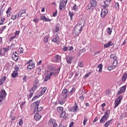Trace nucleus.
<instances>
[{
  "label": "nucleus",
  "mask_w": 127,
  "mask_h": 127,
  "mask_svg": "<svg viewBox=\"0 0 127 127\" xmlns=\"http://www.w3.org/2000/svg\"><path fill=\"white\" fill-rule=\"evenodd\" d=\"M40 104V100H38L33 103L31 105V109H34V113L35 114L36 112L39 113L41 111H43V107H39V104Z\"/></svg>",
  "instance_id": "1"
},
{
  "label": "nucleus",
  "mask_w": 127,
  "mask_h": 127,
  "mask_svg": "<svg viewBox=\"0 0 127 127\" xmlns=\"http://www.w3.org/2000/svg\"><path fill=\"white\" fill-rule=\"evenodd\" d=\"M60 71V67H59L58 69H54V70L51 71L50 73H48L44 78V81L47 82L51 79V76H54L56 77L57 75L59 74V71Z\"/></svg>",
  "instance_id": "2"
},
{
  "label": "nucleus",
  "mask_w": 127,
  "mask_h": 127,
  "mask_svg": "<svg viewBox=\"0 0 127 127\" xmlns=\"http://www.w3.org/2000/svg\"><path fill=\"white\" fill-rule=\"evenodd\" d=\"M111 114V111L110 110H107L104 114V115L101 118L100 120V124H105L106 121H108L110 114Z\"/></svg>",
  "instance_id": "3"
},
{
  "label": "nucleus",
  "mask_w": 127,
  "mask_h": 127,
  "mask_svg": "<svg viewBox=\"0 0 127 127\" xmlns=\"http://www.w3.org/2000/svg\"><path fill=\"white\" fill-rule=\"evenodd\" d=\"M82 26H76L74 28L73 35H75V36H78L82 32Z\"/></svg>",
  "instance_id": "4"
},
{
  "label": "nucleus",
  "mask_w": 127,
  "mask_h": 127,
  "mask_svg": "<svg viewBox=\"0 0 127 127\" xmlns=\"http://www.w3.org/2000/svg\"><path fill=\"white\" fill-rule=\"evenodd\" d=\"M97 6V1L96 0H90V3L87 5V9H91L93 7H96Z\"/></svg>",
  "instance_id": "5"
},
{
  "label": "nucleus",
  "mask_w": 127,
  "mask_h": 127,
  "mask_svg": "<svg viewBox=\"0 0 127 127\" xmlns=\"http://www.w3.org/2000/svg\"><path fill=\"white\" fill-rule=\"evenodd\" d=\"M122 100H123V96L122 95H120L115 101V106L114 108H117V107L121 104V102H122Z\"/></svg>",
  "instance_id": "6"
},
{
  "label": "nucleus",
  "mask_w": 127,
  "mask_h": 127,
  "mask_svg": "<svg viewBox=\"0 0 127 127\" xmlns=\"http://www.w3.org/2000/svg\"><path fill=\"white\" fill-rule=\"evenodd\" d=\"M127 89V86L124 85L122 87H121L119 88V91L117 93V95H121V94H123V93L126 91V89Z\"/></svg>",
  "instance_id": "7"
},
{
  "label": "nucleus",
  "mask_w": 127,
  "mask_h": 127,
  "mask_svg": "<svg viewBox=\"0 0 127 127\" xmlns=\"http://www.w3.org/2000/svg\"><path fill=\"white\" fill-rule=\"evenodd\" d=\"M108 14V10L106 8H104L102 9L101 12V16L102 18L106 17V15Z\"/></svg>",
  "instance_id": "8"
},
{
  "label": "nucleus",
  "mask_w": 127,
  "mask_h": 127,
  "mask_svg": "<svg viewBox=\"0 0 127 127\" xmlns=\"http://www.w3.org/2000/svg\"><path fill=\"white\" fill-rule=\"evenodd\" d=\"M5 97H6V92H5V90H2L0 92V99L5 100Z\"/></svg>",
  "instance_id": "9"
},
{
  "label": "nucleus",
  "mask_w": 127,
  "mask_h": 127,
  "mask_svg": "<svg viewBox=\"0 0 127 127\" xmlns=\"http://www.w3.org/2000/svg\"><path fill=\"white\" fill-rule=\"evenodd\" d=\"M52 60L53 62H59V61H61V57L59 55H57L53 57Z\"/></svg>",
  "instance_id": "10"
},
{
  "label": "nucleus",
  "mask_w": 127,
  "mask_h": 127,
  "mask_svg": "<svg viewBox=\"0 0 127 127\" xmlns=\"http://www.w3.org/2000/svg\"><path fill=\"white\" fill-rule=\"evenodd\" d=\"M12 58L14 61H17L18 60V54L16 52H13Z\"/></svg>",
  "instance_id": "11"
},
{
  "label": "nucleus",
  "mask_w": 127,
  "mask_h": 127,
  "mask_svg": "<svg viewBox=\"0 0 127 127\" xmlns=\"http://www.w3.org/2000/svg\"><path fill=\"white\" fill-rule=\"evenodd\" d=\"M57 111L60 114L61 118H64V115H63V107H59L57 108Z\"/></svg>",
  "instance_id": "12"
},
{
  "label": "nucleus",
  "mask_w": 127,
  "mask_h": 127,
  "mask_svg": "<svg viewBox=\"0 0 127 127\" xmlns=\"http://www.w3.org/2000/svg\"><path fill=\"white\" fill-rule=\"evenodd\" d=\"M39 112H36V114H35V115L34 116V120H35V121H39L40 120V119H41V116L39 115Z\"/></svg>",
  "instance_id": "13"
},
{
  "label": "nucleus",
  "mask_w": 127,
  "mask_h": 127,
  "mask_svg": "<svg viewBox=\"0 0 127 127\" xmlns=\"http://www.w3.org/2000/svg\"><path fill=\"white\" fill-rule=\"evenodd\" d=\"M31 61H30L28 62L27 64H29V65L27 66V69H30V70H31V69H33L34 68L35 64H30V62Z\"/></svg>",
  "instance_id": "14"
},
{
  "label": "nucleus",
  "mask_w": 127,
  "mask_h": 127,
  "mask_svg": "<svg viewBox=\"0 0 127 127\" xmlns=\"http://www.w3.org/2000/svg\"><path fill=\"white\" fill-rule=\"evenodd\" d=\"M37 88H38L37 86V82H36V83L33 85V87L29 90V92H33L34 91H36Z\"/></svg>",
  "instance_id": "15"
},
{
  "label": "nucleus",
  "mask_w": 127,
  "mask_h": 127,
  "mask_svg": "<svg viewBox=\"0 0 127 127\" xmlns=\"http://www.w3.org/2000/svg\"><path fill=\"white\" fill-rule=\"evenodd\" d=\"M110 57L112 59L115 60V61L114 62V64H115V62H116L117 65V64H118V58H117V56H116L115 54H112Z\"/></svg>",
  "instance_id": "16"
},
{
  "label": "nucleus",
  "mask_w": 127,
  "mask_h": 127,
  "mask_svg": "<svg viewBox=\"0 0 127 127\" xmlns=\"http://www.w3.org/2000/svg\"><path fill=\"white\" fill-rule=\"evenodd\" d=\"M113 124V119H111L108 121H107L105 124H104V127H109V126L110 125H112Z\"/></svg>",
  "instance_id": "17"
},
{
  "label": "nucleus",
  "mask_w": 127,
  "mask_h": 127,
  "mask_svg": "<svg viewBox=\"0 0 127 127\" xmlns=\"http://www.w3.org/2000/svg\"><path fill=\"white\" fill-rule=\"evenodd\" d=\"M72 59H73V58H72V57H71L70 56H67L66 58V60L67 63H68V64H70V63H71V62L72 61Z\"/></svg>",
  "instance_id": "18"
},
{
  "label": "nucleus",
  "mask_w": 127,
  "mask_h": 127,
  "mask_svg": "<svg viewBox=\"0 0 127 127\" xmlns=\"http://www.w3.org/2000/svg\"><path fill=\"white\" fill-rule=\"evenodd\" d=\"M6 13H7V17L10 16L11 14V8L10 7L8 8L7 11H6Z\"/></svg>",
  "instance_id": "19"
},
{
  "label": "nucleus",
  "mask_w": 127,
  "mask_h": 127,
  "mask_svg": "<svg viewBox=\"0 0 127 127\" xmlns=\"http://www.w3.org/2000/svg\"><path fill=\"white\" fill-rule=\"evenodd\" d=\"M113 45H114L113 42L110 41L107 44L104 45V48H108V47H110V46H113Z\"/></svg>",
  "instance_id": "20"
},
{
  "label": "nucleus",
  "mask_w": 127,
  "mask_h": 127,
  "mask_svg": "<svg viewBox=\"0 0 127 127\" xmlns=\"http://www.w3.org/2000/svg\"><path fill=\"white\" fill-rule=\"evenodd\" d=\"M85 52H86L85 48H83V49L80 50V51L79 52L78 56H81V55H82V54H83V53H85Z\"/></svg>",
  "instance_id": "21"
},
{
  "label": "nucleus",
  "mask_w": 127,
  "mask_h": 127,
  "mask_svg": "<svg viewBox=\"0 0 127 127\" xmlns=\"http://www.w3.org/2000/svg\"><path fill=\"white\" fill-rule=\"evenodd\" d=\"M78 105L75 104V106L73 107V113H77L78 111Z\"/></svg>",
  "instance_id": "22"
},
{
  "label": "nucleus",
  "mask_w": 127,
  "mask_h": 127,
  "mask_svg": "<svg viewBox=\"0 0 127 127\" xmlns=\"http://www.w3.org/2000/svg\"><path fill=\"white\" fill-rule=\"evenodd\" d=\"M17 75H18V72L16 71H13V73L11 74V76L13 78H16Z\"/></svg>",
  "instance_id": "23"
},
{
  "label": "nucleus",
  "mask_w": 127,
  "mask_h": 127,
  "mask_svg": "<svg viewBox=\"0 0 127 127\" xmlns=\"http://www.w3.org/2000/svg\"><path fill=\"white\" fill-rule=\"evenodd\" d=\"M52 42H57L58 41H59V36H56L52 40Z\"/></svg>",
  "instance_id": "24"
},
{
  "label": "nucleus",
  "mask_w": 127,
  "mask_h": 127,
  "mask_svg": "<svg viewBox=\"0 0 127 127\" xmlns=\"http://www.w3.org/2000/svg\"><path fill=\"white\" fill-rule=\"evenodd\" d=\"M127 79V74L125 73L122 78V82H125V81H126Z\"/></svg>",
  "instance_id": "25"
},
{
  "label": "nucleus",
  "mask_w": 127,
  "mask_h": 127,
  "mask_svg": "<svg viewBox=\"0 0 127 127\" xmlns=\"http://www.w3.org/2000/svg\"><path fill=\"white\" fill-rule=\"evenodd\" d=\"M63 8H64V2L62 1L60 3V10H62Z\"/></svg>",
  "instance_id": "26"
},
{
  "label": "nucleus",
  "mask_w": 127,
  "mask_h": 127,
  "mask_svg": "<svg viewBox=\"0 0 127 127\" xmlns=\"http://www.w3.org/2000/svg\"><path fill=\"white\" fill-rule=\"evenodd\" d=\"M97 68H99V72H100L101 73L103 70V64H100L98 65Z\"/></svg>",
  "instance_id": "27"
},
{
  "label": "nucleus",
  "mask_w": 127,
  "mask_h": 127,
  "mask_svg": "<svg viewBox=\"0 0 127 127\" xmlns=\"http://www.w3.org/2000/svg\"><path fill=\"white\" fill-rule=\"evenodd\" d=\"M4 21H5V18L4 17L1 18V19L0 20V25H2Z\"/></svg>",
  "instance_id": "28"
},
{
  "label": "nucleus",
  "mask_w": 127,
  "mask_h": 127,
  "mask_svg": "<svg viewBox=\"0 0 127 127\" xmlns=\"http://www.w3.org/2000/svg\"><path fill=\"white\" fill-rule=\"evenodd\" d=\"M5 28H6V26H3L2 28H0V34H1L3 32Z\"/></svg>",
  "instance_id": "29"
},
{
  "label": "nucleus",
  "mask_w": 127,
  "mask_h": 127,
  "mask_svg": "<svg viewBox=\"0 0 127 127\" xmlns=\"http://www.w3.org/2000/svg\"><path fill=\"white\" fill-rule=\"evenodd\" d=\"M117 66V65H114L113 66H109L108 67V69L109 70V71H112V70L115 69V68H116V66Z\"/></svg>",
  "instance_id": "30"
},
{
  "label": "nucleus",
  "mask_w": 127,
  "mask_h": 127,
  "mask_svg": "<svg viewBox=\"0 0 127 127\" xmlns=\"http://www.w3.org/2000/svg\"><path fill=\"white\" fill-rule=\"evenodd\" d=\"M115 7L117 10H119L120 9V4H119V2H116L115 4Z\"/></svg>",
  "instance_id": "31"
},
{
  "label": "nucleus",
  "mask_w": 127,
  "mask_h": 127,
  "mask_svg": "<svg viewBox=\"0 0 127 127\" xmlns=\"http://www.w3.org/2000/svg\"><path fill=\"white\" fill-rule=\"evenodd\" d=\"M47 90V88L46 87H44L41 91V96H42V95L44 94L45 92H46V90Z\"/></svg>",
  "instance_id": "32"
},
{
  "label": "nucleus",
  "mask_w": 127,
  "mask_h": 127,
  "mask_svg": "<svg viewBox=\"0 0 127 127\" xmlns=\"http://www.w3.org/2000/svg\"><path fill=\"white\" fill-rule=\"evenodd\" d=\"M19 13H20V16H21L23 13H26V9L21 10L19 11Z\"/></svg>",
  "instance_id": "33"
},
{
  "label": "nucleus",
  "mask_w": 127,
  "mask_h": 127,
  "mask_svg": "<svg viewBox=\"0 0 127 127\" xmlns=\"http://www.w3.org/2000/svg\"><path fill=\"white\" fill-rule=\"evenodd\" d=\"M17 15H12L11 16V19L12 20H15V19H16V18Z\"/></svg>",
  "instance_id": "34"
},
{
  "label": "nucleus",
  "mask_w": 127,
  "mask_h": 127,
  "mask_svg": "<svg viewBox=\"0 0 127 127\" xmlns=\"http://www.w3.org/2000/svg\"><path fill=\"white\" fill-rule=\"evenodd\" d=\"M78 9V6L76 4V3L74 4V5L73 6L72 9L76 11L77 9Z\"/></svg>",
  "instance_id": "35"
},
{
  "label": "nucleus",
  "mask_w": 127,
  "mask_h": 127,
  "mask_svg": "<svg viewBox=\"0 0 127 127\" xmlns=\"http://www.w3.org/2000/svg\"><path fill=\"white\" fill-rule=\"evenodd\" d=\"M69 15L70 17V19H72L73 16H74V13L71 11H69Z\"/></svg>",
  "instance_id": "36"
},
{
  "label": "nucleus",
  "mask_w": 127,
  "mask_h": 127,
  "mask_svg": "<svg viewBox=\"0 0 127 127\" xmlns=\"http://www.w3.org/2000/svg\"><path fill=\"white\" fill-rule=\"evenodd\" d=\"M4 54V52L3 49H0V56H2Z\"/></svg>",
  "instance_id": "37"
},
{
  "label": "nucleus",
  "mask_w": 127,
  "mask_h": 127,
  "mask_svg": "<svg viewBox=\"0 0 127 127\" xmlns=\"http://www.w3.org/2000/svg\"><path fill=\"white\" fill-rule=\"evenodd\" d=\"M112 28H108L107 32H108V34H109V35H111V34H112Z\"/></svg>",
  "instance_id": "38"
},
{
  "label": "nucleus",
  "mask_w": 127,
  "mask_h": 127,
  "mask_svg": "<svg viewBox=\"0 0 127 127\" xmlns=\"http://www.w3.org/2000/svg\"><path fill=\"white\" fill-rule=\"evenodd\" d=\"M103 7L105 8L109 7V4L107 3V2H106L105 1H104Z\"/></svg>",
  "instance_id": "39"
},
{
  "label": "nucleus",
  "mask_w": 127,
  "mask_h": 127,
  "mask_svg": "<svg viewBox=\"0 0 127 127\" xmlns=\"http://www.w3.org/2000/svg\"><path fill=\"white\" fill-rule=\"evenodd\" d=\"M83 66H84V64L83 63V62H80L78 63L79 67H80V68H82V67H83Z\"/></svg>",
  "instance_id": "40"
},
{
  "label": "nucleus",
  "mask_w": 127,
  "mask_h": 127,
  "mask_svg": "<svg viewBox=\"0 0 127 127\" xmlns=\"http://www.w3.org/2000/svg\"><path fill=\"white\" fill-rule=\"evenodd\" d=\"M8 48H9V47L3 48L4 53H6V52H7V51H8Z\"/></svg>",
  "instance_id": "41"
},
{
  "label": "nucleus",
  "mask_w": 127,
  "mask_h": 127,
  "mask_svg": "<svg viewBox=\"0 0 127 127\" xmlns=\"http://www.w3.org/2000/svg\"><path fill=\"white\" fill-rule=\"evenodd\" d=\"M20 54H22L23 53V48H20L18 50Z\"/></svg>",
  "instance_id": "42"
},
{
  "label": "nucleus",
  "mask_w": 127,
  "mask_h": 127,
  "mask_svg": "<svg viewBox=\"0 0 127 127\" xmlns=\"http://www.w3.org/2000/svg\"><path fill=\"white\" fill-rule=\"evenodd\" d=\"M87 122H88V119H87L86 118H84L83 120V126H85L86 124H87Z\"/></svg>",
  "instance_id": "43"
},
{
  "label": "nucleus",
  "mask_w": 127,
  "mask_h": 127,
  "mask_svg": "<svg viewBox=\"0 0 127 127\" xmlns=\"http://www.w3.org/2000/svg\"><path fill=\"white\" fill-rule=\"evenodd\" d=\"M91 74H92V72H89L86 73L85 75V78H88V77H89V76H90Z\"/></svg>",
  "instance_id": "44"
},
{
  "label": "nucleus",
  "mask_w": 127,
  "mask_h": 127,
  "mask_svg": "<svg viewBox=\"0 0 127 127\" xmlns=\"http://www.w3.org/2000/svg\"><path fill=\"white\" fill-rule=\"evenodd\" d=\"M10 49H11V50H13V49H14L15 48V45H14V44H12L10 47Z\"/></svg>",
  "instance_id": "45"
},
{
  "label": "nucleus",
  "mask_w": 127,
  "mask_h": 127,
  "mask_svg": "<svg viewBox=\"0 0 127 127\" xmlns=\"http://www.w3.org/2000/svg\"><path fill=\"white\" fill-rule=\"evenodd\" d=\"M38 98H39V96H34L32 99V102H33L34 101H35V100H36V99H38Z\"/></svg>",
  "instance_id": "46"
},
{
  "label": "nucleus",
  "mask_w": 127,
  "mask_h": 127,
  "mask_svg": "<svg viewBox=\"0 0 127 127\" xmlns=\"http://www.w3.org/2000/svg\"><path fill=\"white\" fill-rule=\"evenodd\" d=\"M23 124V120L22 119L20 120V121H19V125L22 126Z\"/></svg>",
  "instance_id": "47"
},
{
  "label": "nucleus",
  "mask_w": 127,
  "mask_h": 127,
  "mask_svg": "<svg viewBox=\"0 0 127 127\" xmlns=\"http://www.w3.org/2000/svg\"><path fill=\"white\" fill-rule=\"evenodd\" d=\"M46 17L45 16H41L40 17V20H43L44 21V20H45V18Z\"/></svg>",
  "instance_id": "48"
},
{
  "label": "nucleus",
  "mask_w": 127,
  "mask_h": 127,
  "mask_svg": "<svg viewBox=\"0 0 127 127\" xmlns=\"http://www.w3.org/2000/svg\"><path fill=\"white\" fill-rule=\"evenodd\" d=\"M29 97L30 98H31L33 96V94H34V91H31L30 92Z\"/></svg>",
  "instance_id": "49"
},
{
  "label": "nucleus",
  "mask_w": 127,
  "mask_h": 127,
  "mask_svg": "<svg viewBox=\"0 0 127 127\" xmlns=\"http://www.w3.org/2000/svg\"><path fill=\"white\" fill-rule=\"evenodd\" d=\"M60 29V28H59V26H57L56 27V29H55L56 32H58V31H59Z\"/></svg>",
  "instance_id": "50"
},
{
  "label": "nucleus",
  "mask_w": 127,
  "mask_h": 127,
  "mask_svg": "<svg viewBox=\"0 0 127 127\" xmlns=\"http://www.w3.org/2000/svg\"><path fill=\"white\" fill-rule=\"evenodd\" d=\"M110 94V90H108V89H107V90H106V91H105V95H109Z\"/></svg>",
  "instance_id": "51"
},
{
  "label": "nucleus",
  "mask_w": 127,
  "mask_h": 127,
  "mask_svg": "<svg viewBox=\"0 0 127 127\" xmlns=\"http://www.w3.org/2000/svg\"><path fill=\"white\" fill-rule=\"evenodd\" d=\"M49 38V37L48 36H45V37H44V39H45V42H48V38Z\"/></svg>",
  "instance_id": "52"
},
{
  "label": "nucleus",
  "mask_w": 127,
  "mask_h": 127,
  "mask_svg": "<svg viewBox=\"0 0 127 127\" xmlns=\"http://www.w3.org/2000/svg\"><path fill=\"white\" fill-rule=\"evenodd\" d=\"M53 15L55 17L57 15V10H56L55 12H54V13H53Z\"/></svg>",
  "instance_id": "53"
},
{
  "label": "nucleus",
  "mask_w": 127,
  "mask_h": 127,
  "mask_svg": "<svg viewBox=\"0 0 127 127\" xmlns=\"http://www.w3.org/2000/svg\"><path fill=\"white\" fill-rule=\"evenodd\" d=\"M44 21H47L48 22V21H51V20H50L49 18H45V20Z\"/></svg>",
  "instance_id": "54"
},
{
  "label": "nucleus",
  "mask_w": 127,
  "mask_h": 127,
  "mask_svg": "<svg viewBox=\"0 0 127 127\" xmlns=\"http://www.w3.org/2000/svg\"><path fill=\"white\" fill-rule=\"evenodd\" d=\"M84 98H85V96H84V95H82L81 96H80L79 97V100H81V101H82V100H84Z\"/></svg>",
  "instance_id": "55"
},
{
  "label": "nucleus",
  "mask_w": 127,
  "mask_h": 127,
  "mask_svg": "<svg viewBox=\"0 0 127 127\" xmlns=\"http://www.w3.org/2000/svg\"><path fill=\"white\" fill-rule=\"evenodd\" d=\"M27 76L26 75H25V76H24L23 79L24 82H26V79H27Z\"/></svg>",
  "instance_id": "56"
},
{
  "label": "nucleus",
  "mask_w": 127,
  "mask_h": 127,
  "mask_svg": "<svg viewBox=\"0 0 127 127\" xmlns=\"http://www.w3.org/2000/svg\"><path fill=\"white\" fill-rule=\"evenodd\" d=\"M25 102H23L21 103V104L20 105V107L21 108H23V105H25Z\"/></svg>",
  "instance_id": "57"
},
{
  "label": "nucleus",
  "mask_w": 127,
  "mask_h": 127,
  "mask_svg": "<svg viewBox=\"0 0 127 127\" xmlns=\"http://www.w3.org/2000/svg\"><path fill=\"white\" fill-rule=\"evenodd\" d=\"M4 100H2L0 98V106H1L2 104H3V101Z\"/></svg>",
  "instance_id": "58"
},
{
  "label": "nucleus",
  "mask_w": 127,
  "mask_h": 127,
  "mask_svg": "<svg viewBox=\"0 0 127 127\" xmlns=\"http://www.w3.org/2000/svg\"><path fill=\"white\" fill-rule=\"evenodd\" d=\"M18 70H19V67H18V66H15V70H14V71H16V72H17V71H18Z\"/></svg>",
  "instance_id": "59"
},
{
  "label": "nucleus",
  "mask_w": 127,
  "mask_h": 127,
  "mask_svg": "<svg viewBox=\"0 0 127 127\" xmlns=\"http://www.w3.org/2000/svg\"><path fill=\"white\" fill-rule=\"evenodd\" d=\"M74 126V122H71L69 124V127H73V126Z\"/></svg>",
  "instance_id": "60"
},
{
  "label": "nucleus",
  "mask_w": 127,
  "mask_h": 127,
  "mask_svg": "<svg viewBox=\"0 0 127 127\" xmlns=\"http://www.w3.org/2000/svg\"><path fill=\"white\" fill-rule=\"evenodd\" d=\"M37 71L38 72V74H40V73H41V69H40V68L38 67Z\"/></svg>",
  "instance_id": "61"
},
{
  "label": "nucleus",
  "mask_w": 127,
  "mask_h": 127,
  "mask_svg": "<svg viewBox=\"0 0 127 127\" xmlns=\"http://www.w3.org/2000/svg\"><path fill=\"white\" fill-rule=\"evenodd\" d=\"M20 31H16V32L15 33V35H18L19 34Z\"/></svg>",
  "instance_id": "62"
},
{
  "label": "nucleus",
  "mask_w": 127,
  "mask_h": 127,
  "mask_svg": "<svg viewBox=\"0 0 127 127\" xmlns=\"http://www.w3.org/2000/svg\"><path fill=\"white\" fill-rule=\"evenodd\" d=\"M98 120V118H97V117H96V118L94 119V121H93V123H96V122H97Z\"/></svg>",
  "instance_id": "63"
},
{
  "label": "nucleus",
  "mask_w": 127,
  "mask_h": 127,
  "mask_svg": "<svg viewBox=\"0 0 127 127\" xmlns=\"http://www.w3.org/2000/svg\"><path fill=\"white\" fill-rule=\"evenodd\" d=\"M3 83H4V81H3V80H1V79H0V86H1V85H2Z\"/></svg>",
  "instance_id": "64"
}]
</instances>
